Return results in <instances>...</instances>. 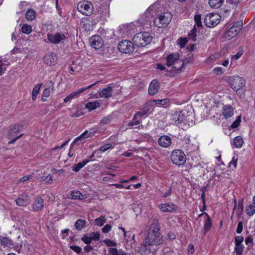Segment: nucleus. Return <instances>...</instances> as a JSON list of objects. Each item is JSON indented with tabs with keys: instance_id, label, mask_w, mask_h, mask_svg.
<instances>
[{
	"instance_id": "4c0bfd02",
	"label": "nucleus",
	"mask_w": 255,
	"mask_h": 255,
	"mask_svg": "<svg viewBox=\"0 0 255 255\" xmlns=\"http://www.w3.org/2000/svg\"><path fill=\"white\" fill-rule=\"evenodd\" d=\"M32 31V26L30 25L24 24L21 27V32L24 34H29Z\"/></svg>"
},
{
	"instance_id": "c9c22d12",
	"label": "nucleus",
	"mask_w": 255,
	"mask_h": 255,
	"mask_svg": "<svg viewBox=\"0 0 255 255\" xmlns=\"http://www.w3.org/2000/svg\"><path fill=\"white\" fill-rule=\"evenodd\" d=\"M35 17V11L32 9L28 10L25 13V18L28 21L33 20Z\"/></svg>"
},
{
	"instance_id": "cd10ccee",
	"label": "nucleus",
	"mask_w": 255,
	"mask_h": 255,
	"mask_svg": "<svg viewBox=\"0 0 255 255\" xmlns=\"http://www.w3.org/2000/svg\"><path fill=\"white\" fill-rule=\"evenodd\" d=\"M108 253L109 255H127L122 249L118 250L116 248H109Z\"/></svg>"
},
{
	"instance_id": "2f4dec72",
	"label": "nucleus",
	"mask_w": 255,
	"mask_h": 255,
	"mask_svg": "<svg viewBox=\"0 0 255 255\" xmlns=\"http://www.w3.org/2000/svg\"><path fill=\"white\" fill-rule=\"evenodd\" d=\"M224 1V0H209V4L211 7L218 8L220 7Z\"/></svg>"
},
{
	"instance_id": "774afa93",
	"label": "nucleus",
	"mask_w": 255,
	"mask_h": 255,
	"mask_svg": "<svg viewBox=\"0 0 255 255\" xmlns=\"http://www.w3.org/2000/svg\"><path fill=\"white\" fill-rule=\"evenodd\" d=\"M171 189L169 188L167 191L163 193L162 197L166 198L171 194Z\"/></svg>"
},
{
	"instance_id": "0eeeda50",
	"label": "nucleus",
	"mask_w": 255,
	"mask_h": 255,
	"mask_svg": "<svg viewBox=\"0 0 255 255\" xmlns=\"http://www.w3.org/2000/svg\"><path fill=\"white\" fill-rule=\"evenodd\" d=\"M243 25V22L242 21H238L235 22L225 33V38L230 40L235 37L240 32Z\"/></svg>"
},
{
	"instance_id": "9d476101",
	"label": "nucleus",
	"mask_w": 255,
	"mask_h": 255,
	"mask_svg": "<svg viewBox=\"0 0 255 255\" xmlns=\"http://www.w3.org/2000/svg\"><path fill=\"white\" fill-rule=\"evenodd\" d=\"M220 21V16L218 13H209L207 15L204 19L205 25L212 27L216 26L219 23Z\"/></svg>"
},
{
	"instance_id": "680f3d73",
	"label": "nucleus",
	"mask_w": 255,
	"mask_h": 255,
	"mask_svg": "<svg viewBox=\"0 0 255 255\" xmlns=\"http://www.w3.org/2000/svg\"><path fill=\"white\" fill-rule=\"evenodd\" d=\"M140 123V121L137 120L136 119H135V120H134L133 118L132 121L128 124V126L129 127H133L134 126H137Z\"/></svg>"
},
{
	"instance_id": "bb28decb",
	"label": "nucleus",
	"mask_w": 255,
	"mask_h": 255,
	"mask_svg": "<svg viewBox=\"0 0 255 255\" xmlns=\"http://www.w3.org/2000/svg\"><path fill=\"white\" fill-rule=\"evenodd\" d=\"M71 199H79L84 200L86 198L85 195H82L79 191H72L70 194V197Z\"/></svg>"
},
{
	"instance_id": "a18cd8bd",
	"label": "nucleus",
	"mask_w": 255,
	"mask_h": 255,
	"mask_svg": "<svg viewBox=\"0 0 255 255\" xmlns=\"http://www.w3.org/2000/svg\"><path fill=\"white\" fill-rule=\"evenodd\" d=\"M244 247L243 245H236L235 252L237 255H242L243 253Z\"/></svg>"
},
{
	"instance_id": "f257e3e1",
	"label": "nucleus",
	"mask_w": 255,
	"mask_h": 255,
	"mask_svg": "<svg viewBox=\"0 0 255 255\" xmlns=\"http://www.w3.org/2000/svg\"><path fill=\"white\" fill-rule=\"evenodd\" d=\"M146 236L143 240L154 246L161 245L164 242L163 237L160 232L157 219H153L151 225L146 227Z\"/></svg>"
},
{
	"instance_id": "c85d7f7f",
	"label": "nucleus",
	"mask_w": 255,
	"mask_h": 255,
	"mask_svg": "<svg viewBox=\"0 0 255 255\" xmlns=\"http://www.w3.org/2000/svg\"><path fill=\"white\" fill-rule=\"evenodd\" d=\"M100 103L99 101H96L94 102H89L86 105L85 107L88 109L89 111H92L96 109L97 108L99 107Z\"/></svg>"
},
{
	"instance_id": "dca6fc26",
	"label": "nucleus",
	"mask_w": 255,
	"mask_h": 255,
	"mask_svg": "<svg viewBox=\"0 0 255 255\" xmlns=\"http://www.w3.org/2000/svg\"><path fill=\"white\" fill-rule=\"evenodd\" d=\"M91 46L95 49H99L103 45L101 37L98 35L91 37L89 40Z\"/></svg>"
},
{
	"instance_id": "f03ea898",
	"label": "nucleus",
	"mask_w": 255,
	"mask_h": 255,
	"mask_svg": "<svg viewBox=\"0 0 255 255\" xmlns=\"http://www.w3.org/2000/svg\"><path fill=\"white\" fill-rule=\"evenodd\" d=\"M152 37L150 34L146 32H142L136 33L132 38L133 43L138 47L145 46L149 44Z\"/></svg>"
},
{
	"instance_id": "bf43d9fd",
	"label": "nucleus",
	"mask_w": 255,
	"mask_h": 255,
	"mask_svg": "<svg viewBox=\"0 0 255 255\" xmlns=\"http://www.w3.org/2000/svg\"><path fill=\"white\" fill-rule=\"evenodd\" d=\"M237 161H238V158L237 157H236V156H234L233 158H232V161L230 162L229 164H230V166L231 167V165H233L234 167L235 168H236L237 167Z\"/></svg>"
},
{
	"instance_id": "9b49d317",
	"label": "nucleus",
	"mask_w": 255,
	"mask_h": 255,
	"mask_svg": "<svg viewBox=\"0 0 255 255\" xmlns=\"http://www.w3.org/2000/svg\"><path fill=\"white\" fill-rule=\"evenodd\" d=\"M154 246L143 241L140 248L139 252L142 255H154L156 250L153 247Z\"/></svg>"
},
{
	"instance_id": "0e129e2a",
	"label": "nucleus",
	"mask_w": 255,
	"mask_h": 255,
	"mask_svg": "<svg viewBox=\"0 0 255 255\" xmlns=\"http://www.w3.org/2000/svg\"><path fill=\"white\" fill-rule=\"evenodd\" d=\"M240 122V118H239L232 124L231 127L233 128H237L239 126Z\"/></svg>"
},
{
	"instance_id": "f704fd0d",
	"label": "nucleus",
	"mask_w": 255,
	"mask_h": 255,
	"mask_svg": "<svg viewBox=\"0 0 255 255\" xmlns=\"http://www.w3.org/2000/svg\"><path fill=\"white\" fill-rule=\"evenodd\" d=\"M41 84H37L33 89L32 92V100L34 101L37 96L38 95L39 93V91L41 88Z\"/></svg>"
},
{
	"instance_id": "ddd939ff",
	"label": "nucleus",
	"mask_w": 255,
	"mask_h": 255,
	"mask_svg": "<svg viewBox=\"0 0 255 255\" xmlns=\"http://www.w3.org/2000/svg\"><path fill=\"white\" fill-rule=\"evenodd\" d=\"M98 82H95L94 84H92L88 86H87L86 87L82 88L78 90L72 92L70 95H69L68 96L65 97L64 99V102L65 103H67L69 101H70L71 99H73L75 96L79 95V94L81 93L82 92L93 87V86H95Z\"/></svg>"
},
{
	"instance_id": "69168bd1",
	"label": "nucleus",
	"mask_w": 255,
	"mask_h": 255,
	"mask_svg": "<svg viewBox=\"0 0 255 255\" xmlns=\"http://www.w3.org/2000/svg\"><path fill=\"white\" fill-rule=\"evenodd\" d=\"M245 243L247 245L249 244H251L252 245L253 244V238L252 236L248 237L245 239Z\"/></svg>"
},
{
	"instance_id": "052dcab7",
	"label": "nucleus",
	"mask_w": 255,
	"mask_h": 255,
	"mask_svg": "<svg viewBox=\"0 0 255 255\" xmlns=\"http://www.w3.org/2000/svg\"><path fill=\"white\" fill-rule=\"evenodd\" d=\"M32 175L29 174L27 175H25L20 178L19 180V182H24L28 180H29L32 177Z\"/></svg>"
},
{
	"instance_id": "2eb2a0df",
	"label": "nucleus",
	"mask_w": 255,
	"mask_h": 255,
	"mask_svg": "<svg viewBox=\"0 0 255 255\" xmlns=\"http://www.w3.org/2000/svg\"><path fill=\"white\" fill-rule=\"evenodd\" d=\"M15 202L17 206L25 207L30 203V199L27 194L23 193L19 195Z\"/></svg>"
},
{
	"instance_id": "6ab92c4d",
	"label": "nucleus",
	"mask_w": 255,
	"mask_h": 255,
	"mask_svg": "<svg viewBox=\"0 0 255 255\" xmlns=\"http://www.w3.org/2000/svg\"><path fill=\"white\" fill-rule=\"evenodd\" d=\"M159 209L163 212H173L177 210V207L173 203H164L159 205Z\"/></svg>"
},
{
	"instance_id": "393cba45",
	"label": "nucleus",
	"mask_w": 255,
	"mask_h": 255,
	"mask_svg": "<svg viewBox=\"0 0 255 255\" xmlns=\"http://www.w3.org/2000/svg\"><path fill=\"white\" fill-rule=\"evenodd\" d=\"M204 216L206 219V221L204 225V230L205 232L209 231L212 226V222L210 216L205 212L202 213L199 215V217Z\"/></svg>"
},
{
	"instance_id": "79ce46f5",
	"label": "nucleus",
	"mask_w": 255,
	"mask_h": 255,
	"mask_svg": "<svg viewBox=\"0 0 255 255\" xmlns=\"http://www.w3.org/2000/svg\"><path fill=\"white\" fill-rule=\"evenodd\" d=\"M19 130V127L16 125L11 126L8 130V136L12 137L14 135V133L17 132Z\"/></svg>"
},
{
	"instance_id": "13d9d810",
	"label": "nucleus",
	"mask_w": 255,
	"mask_h": 255,
	"mask_svg": "<svg viewBox=\"0 0 255 255\" xmlns=\"http://www.w3.org/2000/svg\"><path fill=\"white\" fill-rule=\"evenodd\" d=\"M236 245H242V243L244 241V238L242 236H238L235 238Z\"/></svg>"
},
{
	"instance_id": "58836bf2",
	"label": "nucleus",
	"mask_w": 255,
	"mask_h": 255,
	"mask_svg": "<svg viewBox=\"0 0 255 255\" xmlns=\"http://www.w3.org/2000/svg\"><path fill=\"white\" fill-rule=\"evenodd\" d=\"M106 222L105 216H101L99 218L95 220V224L98 226L102 227Z\"/></svg>"
},
{
	"instance_id": "3c124183",
	"label": "nucleus",
	"mask_w": 255,
	"mask_h": 255,
	"mask_svg": "<svg viewBox=\"0 0 255 255\" xmlns=\"http://www.w3.org/2000/svg\"><path fill=\"white\" fill-rule=\"evenodd\" d=\"M90 236L91 240L94 241H98L100 237V234L98 232H93Z\"/></svg>"
},
{
	"instance_id": "e433bc0d",
	"label": "nucleus",
	"mask_w": 255,
	"mask_h": 255,
	"mask_svg": "<svg viewBox=\"0 0 255 255\" xmlns=\"http://www.w3.org/2000/svg\"><path fill=\"white\" fill-rule=\"evenodd\" d=\"M196 32V28L194 26L190 31V32L188 33V38L189 40H192V41H195L196 40L197 36Z\"/></svg>"
},
{
	"instance_id": "f8f14e48",
	"label": "nucleus",
	"mask_w": 255,
	"mask_h": 255,
	"mask_svg": "<svg viewBox=\"0 0 255 255\" xmlns=\"http://www.w3.org/2000/svg\"><path fill=\"white\" fill-rule=\"evenodd\" d=\"M119 50L124 53H130L133 51V44L128 40L121 41L118 45Z\"/></svg>"
},
{
	"instance_id": "c03bdc74",
	"label": "nucleus",
	"mask_w": 255,
	"mask_h": 255,
	"mask_svg": "<svg viewBox=\"0 0 255 255\" xmlns=\"http://www.w3.org/2000/svg\"><path fill=\"white\" fill-rule=\"evenodd\" d=\"M112 145L111 143H106L101 147L98 150L95 151V152L97 151H99L100 152H104L109 149L110 148H112Z\"/></svg>"
},
{
	"instance_id": "f3484780",
	"label": "nucleus",
	"mask_w": 255,
	"mask_h": 255,
	"mask_svg": "<svg viewBox=\"0 0 255 255\" xmlns=\"http://www.w3.org/2000/svg\"><path fill=\"white\" fill-rule=\"evenodd\" d=\"M114 85L109 84L103 89L99 92V96L101 98L108 99L112 96V92L114 88Z\"/></svg>"
},
{
	"instance_id": "603ef678",
	"label": "nucleus",
	"mask_w": 255,
	"mask_h": 255,
	"mask_svg": "<svg viewBox=\"0 0 255 255\" xmlns=\"http://www.w3.org/2000/svg\"><path fill=\"white\" fill-rule=\"evenodd\" d=\"M83 115V112L81 110H77L75 112L71 113L70 116L71 117L78 118Z\"/></svg>"
},
{
	"instance_id": "09e8293b",
	"label": "nucleus",
	"mask_w": 255,
	"mask_h": 255,
	"mask_svg": "<svg viewBox=\"0 0 255 255\" xmlns=\"http://www.w3.org/2000/svg\"><path fill=\"white\" fill-rule=\"evenodd\" d=\"M103 243L108 247H115L117 246V243L110 239H105L103 241Z\"/></svg>"
},
{
	"instance_id": "473e14b6",
	"label": "nucleus",
	"mask_w": 255,
	"mask_h": 255,
	"mask_svg": "<svg viewBox=\"0 0 255 255\" xmlns=\"http://www.w3.org/2000/svg\"><path fill=\"white\" fill-rule=\"evenodd\" d=\"M90 161L89 160H83L77 164L74 165L72 167V170L75 172H78L82 168Z\"/></svg>"
},
{
	"instance_id": "423d86ee",
	"label": "nucleus",
	"mask_w": 255,
	"mask_h": 255,
	"mask_svg": "<svg viewBox=\"0 0 255 255\" xmlns=\"http://www.w3.org/2000/svg\"><path fill=\"white\" fill-rule=\"evenodd\" d=\"M78 11L85 15H90L93 13L94 7L92 3L87 0L80 1L77 5Z\"/></svg>"
},
{
	"instance_id": "5701e85b",
	"label": "nucleus",
	"mask_w": 255,
	"mask_h": 255,
	"mask_svg": "<svg viewBox=\"0 0 255 255\" xmlns=\"http://www.w3.org/2000/svg\"><path fill=\"white\" fill-rule=\"evenodd\" d=\"M159 89V84L157 80H153L149 84L148 88V93L150 95L156 94Z\"/></svg>"
},
{
	"instance_id": "aec40b11",
	"label": "nucleus",
	"mask_w": 255,
	"mask_h": 255,
	"mask_svg": "<svg viewBox=\"0 0 255 255\" xmlns=\"http://www.w3.org/2000/svg\"><path fill=\"white\" fill-rule=\"evenodd\" d=\"M234 114V110L231 105H226L222 108V114L226 119L231 118Z\"/></svg>"
},
{
	"instance_id": "412c9836",
	"label": "nucleus",
	"mask_w": 255,
	"mask_h": 255,
	"mask_svg": "<svg viewBox=\"0 0 255 255\" xmlns=\"http://www.w3.org/2000/svg\"><path fill=\"white\" fill-rule=\"evenodd\" d=\"M57 60V55L53 53L47 54L44 59V63L49 66L54 65L56 63Z\"/></svg>"
},
{
	"instance_id": "ea45409f",
	"label": "nucleus",
	"mask_w": 255,
	"mask_h": 255,
	"mask_svg": "<svg viewBox=\"0 0 255 255\" xmlns=\"http://www.w3.org/2000/svg\"><path fill=\"white\" fill-rule=\"evenodd\" d=\"M112 120L113 116L112 115H108L101 120L100 124L104 126L110 123Z\"/></svg>"
},
{
	"instance_id": "6e6552de",
	"label": "nucleus",
	"mask_w": 255,
	"mask_h": 255,
	"mask_svg": "<svg viewBox=\"0 0 255 255\" xmlns=\"http://www.w3.org/2000/svg\"><path fill=\"white\" fill-rule=\"evenodd\" d=\"M229 83L234 91H239L245 85L244 78L239 76H233L229 79Z\"/></svg>"
},
{
	"instance_id": "b1692460",
	"label": "nucleus",
	"mask_w": 255,
	"mask_h": 255,
	"mask_svg": "<svg viewBox=\"0 0 255 255\" xmlns=\"http://www.w3.org/2000/svg\"><path fill=\"white\" fill-rule=\"evenodd\" d=\"M158 142L161 146L168 147L171 143V139L167 135H162L159 138Z\"/></svg>"
},
{
	"instance_id": "7c9ffc66",
	"label": "nucleus",
	"mask_w": 255,
	"mask_h": 255,
	"mask_svg": "<svg viewBox=\"0 0 255 255\" xmlns=\"http://www.w3.org/2000/svg\"><path fill=\"white\" fill-rule=\"evenodd\" d=\"M244 143V140L243 138L240 136H237L235 137L232 143L236 148H241L242 147Z\"/></svg>"
},
{
	"instance_id": "37998d69",
	"label": "nucleus",
	"mask_w": 255,
	"mask_h": 255,
	"mask_svg": "<svg viewBox=\"0 0 255 255\" xmlns=\"http://www.w3.org/2000/svg\"><path fill=\"white\" fill-rule=\"evenodd\" d=\"M246 213L249 216H253L255 213V206L250 205L247 207Z\"/></svg>"
},
{
	"instance_id": "20e7f679",
	"label": "nucleus",
	"mask_w": 255,
	"mask_h": 255,
	"mask_svg": "<svg viewBox=\"0 0 255 255\" xmlns=\"http://www.w3.org/2000/svg\"><path fill=\"white\" fill-rule=\"evenodd\" d=\"M171 19L172 15L170 13H162L155 18L154 23L155 26L159 28L166 27Z\"/></svg>"
},
{
	"instance_id": "39448f33",
	"label": "nucleus",
	"mask_w": 255,
	"mask_h": 255,
	"mask_svg": "<svg viewBox=\"0 0 255 255\" xmlns=\"http://www.w3.org/2000/svg\"><path fill=\"white\" fill-rule=\"evenodd\" d=\"M170 158L173 163L179 166L184 165L186 161V156L184 153L178 149L172 152Z\"/></svg>"
},
{
	"instance_id": "a19ab883",
	"label": "nucleus",
	"mask_w": 255,
	"mask_h": 255,
	"mask_svg": "<svg viewBox=\"0 0 255 255\" xmlns=\"http://www.w3.org/2000/svg\"><path fill=\"white\" fill-rule=\"evenodd\" d=\"M41 178L47 183L51 184L52 183V177L49 174L44 172Z\"/></svg>"
},
{
	"instance_id": "864d4df0",
	"label": "nucleus",
	"mask_w": 255,
	"mask_h": 255,
	"mask_svg": "<svg viewBox=\"0 0 255 255\" xmlns=\"http://www.w3.org/2000/svg\"><path fill=\"white\" fill-rule=\"evenodd\" d=\"M213 71L214 73L217 74V75H221L224 72V70L220 67H215L213 70Z\"/></svg>"
},
{
	"instance_id": "c756f323",
	"label": "nucleus",
	"mask_w": 255,
	"mask_h": 255,
	"mask_svg": "<svg viewBox=\"0 0 255 255\" xmlns=\"http://www.w3.org/2000/svg\"><path fill=\"white\" fill-rule=\"evenodd\" d=\"M88 133V131H84L81 135H80L79 136L76 137L74 140L72 142L70 145V148L69 149V152L68 153V155L70 157H72L73 156V154H71V148L73 146V145L75 144L76 143H78L80 140H81L83 137H85L87 133Z\"/></svg>"
},
{
	"instance_id": "6e6d98bb",
	"label": "nucleus",
	"mask_w": 255,
	"mask_h": 255,
	"mask_svg": "<svg viewBox=\"0 0 255 255\" xmlns=\"http://www.w3.org/2000/svg\"><path fill=\"white\" fill-rule=\"evenodd\" d=\"M70 248L77 254H80L82 252V249L80 247L76 246H71Z\"/></svg>"
},
{
	"instance_id": "de8ad7c7",
	"label": "nucleus",
	"mask_w": 255,
	"mask_h": 255,
	"mask_svg": "<svg viewBox=\"0 0 255 255\" xmlns=\"http://www.w3.org/2000/svg\"><path fill=\"white\" fill-rule=\"evenodd\" d=\"M187 42L188 40L186 38L180 37L178 38L177 40V43L180 46L181 48L184 47L187 43Z\"/></svg>"
},
{
	"instance_id": "4468645a",
	"label": "nucleus",
	"mask_w": 255,
	"mask_h": 255,
	"mask_svg": "<svg viewBox=\"0 0 255 255\" xmlns=\"http://www.w3.org/2000/svg\"><path fill=\"white\" fill-rule=\"evenodd\" d=\"M171 120L176 125H178L185 121V117L181 111L178 110L171 115Z\"/></svg>"
},
{
	"instance_id": "72a5a7b5",
	"label": "nucleus",
	"mask_w": 255,
	"mask_h": 255,
	"mask_svg": "<svg viewBox=\"0 0 255 255\" xmlns=\"http://www.w3.org/2000/svg\"><path fill=\"white\" fill-rule=\"evenodd\" d=\"M86 222L82 219L78 220L75 223V228L78 231H81L85 228Z\"/></svg>"
},
{
	"instance_id": "5fc2aeb1",
	"label": "nucleus",
	"mask_w": 255,
	"mask_h": 255,
	"mask_svg": "<svg viewBox=\"0 0 255 255\" xmlns=\"http://www.w3.org/2000/svg\"><path fill=\"white\" fill-rule=\"evenodd\" d=\"M112 226L110 224L106 225L102 229V232L104 233H107L110 232L112 229Z\"/></svg>"
},
{
	"instance_id": "8fccbe9b",
	"label": "nucleus",
	"mask_w": 255,
	"mask_h": 255,
	"mask_svg": "<svg viewBox=\"0 0 255 255\" xmlns=\"http://www.w3.org/2000/svg\"><path fill=\"white\" fill-rule=\"evenodd\" d=\"M81 240L87 245L90 244L92 241L90 236H88L87 235H84Z\"/></svg>"
},
{
	"instance_id": "4be33fe9",
	"label": "nucleus",
	"mask_w": 255,
	"mask_h": 255,
	"mask_svg": "<svg viewBox=\"0 0 255 255\" xmlns=\"http://www.w3.org/2000/svg\"><path fill=\"white\" fill-rule=\"evenodd\" d=\"M43 208V200L40 196H37L35 198L33 204H32V209L33 211H41Z\"/></svg>"
},
{
	"instance_id": "a211bd4d",
	"label": "nucleus",
	"mask_w": 255,
	"mask_h": 255,
	"mask_svg": "<svg viewBox=\"0 0 255 255\" xmlns=\"http://www.w3.org/2000/svg\"><path fill=\"white\" fill-rule=\"evenodd\" d=\"M47 87L44 89L42 92L41 100L45 102L46 101L47 98L49 97L50 93L53 90V83L52 81H49L46 83Z\"/></svg>"
},
{
	"instance_id": "a878e982",
	"label": "nucleus",
	"mask_w": 255,
	"mask_h": 255,
	"mask_svg": "<svg viewBox=\"0 0 255 255\" xmlns=\"http://www.w3.org/2000/svg\"><path fill=\"white\" fill-rule=\"evenodd\" d=\"M0 243L4 248H10L12 245V241L7 237L0 236Z\"/></svg>"
},
{
	"instance_id": "4d7b16f0",
	"label": "nucleus",
	"mask_w": 255,
	"mask_h": 255,
	"mask_svg": "<svg viewBox=\"0 0 255 255\" xmlns=\"http://www.w3.org/2000/svg\"><path fill=\"white\" fill-rule=\"evenodd\" d=\"M194 20L196 24L198 26H200L202 25V22L201 20V16L199 15H196L194 17Z\"/></svg>"
},
{
	"instance_id": "338daca9",
	"label": "nucleus",
	"mask_w": 255,
	"mask_h": 255,
	"mask_svg": "<svg viewBox=\"0 0 255 255\" xmlns=\"http://www.w3.org/2000/svg\"><path fill=\"white\" fill-rule=\"evenodd\" d=\"M4 66L3 63L0 62V76L2 75L5 70V68L4 67Z\"/></svg>"
},
{
	"instance_id": "7ed1b4c3",
	"label": "nucleus",
	"mask_w": 255,
	"mask_h": 255,
	"mask_svg": "<svg viewBox=\"0 0 255 255\" xmlns=\"http://www.w3.org/2000/svg\"><path fill=\"white\" fill-rule=\"evenodd\" d=\"M166 65L168 67L173 66V70L176 72L181 69L183 66V62L179 59L178 53H171L167 57Z\"/></svg>"
},
{
	"instance_id": "1a4fd4ad",
	"label": "nucleus",
	"mask_w": 255,
	"mask_h": 255,
	"mask_svg": "<svg viewBox=\"0 0 255 255\" xmlns=\"http://www.w3.org/2000/svg\"><path fill=\"white\" fill-rule=\"evenodd\" d=\"M47 37L48 42L53 44L63 43L66 38L64 34L58 32L47 34Z\"/></svg>"
},
{
	"instance_id": "49530a36",
	"label": "nucleus",
	"mask_w": 255,
	"mask_h": 255,
	"mask_svg": "<svg viewBox=\"0 0 255 255\" xmlns=\"http://www.w3.org/2000/svg\"><path fill=\"white\" fill-rule=\"evenodd\" d=\"M169 102V99L168 98L162 99V100H153L152 103H155L156 105H160L164 106L167 104Z\"/></svg>"
},
{
	"instance_id": "e2e57ef3",
	"label": "nucleus",
	"mask_w": 255,
	"mask_h": 255,
	"mask_svg": "<svg viewBox=\"0 0 255 255\" xmlns=\"http://www.w3.org/2000/svg\"><path fill=\"white\" fill-rule=\"evenodd\" d=\"M242 231H243V222L241 221V222H239L238 224L236 232L238 234H240L242 233Z\"/></svg>"
}]
</instances>
